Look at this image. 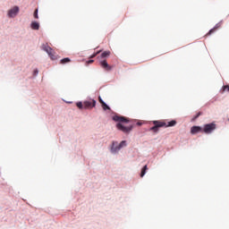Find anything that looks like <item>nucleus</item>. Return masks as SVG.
Segmentation results:
<instances>
[{"label":"nucleus","instance_id":"18","mask_svg":"<svg viewBox=\"0 0 229 229\" xmlns=\"http://www.w3.org/2000/svg\"><path fill=\"white\" fill-rule=\"evenodd\" d=\"M119 148H120V149H121L122 148H126V140H123V141L119 144Z\"/></svg>","mask_w":229,"mask_h":229},{"label":"nucleus","instance_id":"8","mask_svg":"<svg viewBox=\"0 0 229 229\" xmlns=\"http://www.w3.org/2000/svg\"><path fill=\"white\" fill-rule=\"evenodd\" d=\"M223 25V22L220 21L218 23H216L215 25V27L213 29H211L208 33L207 35H212V33H214L216 30H219V28H221V26Z\"/></svg>","mask_w":229,"mask_h":229},{"label":"nucleus","instance_id":"13","mask_svg":"<svg viewBox=\"0 0 229 229\" xmlns=\"http://www.w3.org/2000/svg\"><path fill=\"white\" fill-rule=\"evenodd\" d=\"M70 62H71V58L65 57V58H64V59H62V60L60 61V64H62L64 65V64H69Z\"/></svg>","mask_w":229,"mask_h":229},{"label":"nucleus","instance_id":"20","mask_svg":"<svg viewBox=\"0 0 229 229\" xmlns=\"http://www.w3.org/2000/svg\"><path fill=\"white\" fill-rule=\"evenodd\" d=\"M99 53H101V51L97 52L96 54H93L90 58H96V56H98V55H99Z\"/></svg>","mask_w":229,"mask_h":229},{"label":"nucleus","instance_id":"25","mask_svg":"<svg viewBox=\"0 0 229 229\" xmlns=\"http://www.w3.org/2000/svg\"><path fill=\"white\" fill-rule=\"evenodd\" d=\"M88 64H94V60L88 61Z\"/></svg>","mask_w":229,"mask_h":229},{"label":"nucleus","instance_id":"11","mask_svg":"<svg viewBox=\"0 0 229 229\" xmlns=\"http://www.w3.org/2000/svg\"><path fill=\"white\" fill-rule=\"evenodd\" d=\"M30 28L31 30H40V23H38V21H32L30 23Z\"/></svg>","mask_w":229,"mask_h":229},{"label":"nucleus","instance_id":"15","mask_svg":"<svg viewBox=\"0 0 229 229\" xmlns=\"http://www.w3.org/2000/svg\"><path fill=\"white\" fill-rule=\"evenodd\" d=\"M76 106H77L80 110H83V108H84V103L82 104L81 102H77V103H76Z\"/></svg>","mask_w":229,"mask_h":229},{"label":"nucleus","instance_id":"26","mask_svg":"<svg viewBox=\"0 0 229 229\" xmlns=\"http://www.w3.org/2000/svg\"><path fill=\"white\" fill-rule=\"evenodd\" d=\"M141 124H142V123H140V122H138V123H137V125H138V126H140Z\"/></svg>","mask_w":229,"mask_h":229},{"label":"nucleus","instance_id":"24","mask_svg":"<svg viewBox=\"0 0 229 229\" xmlns=\"http://www.w3.org/2000/svg\"><path fill=\"white\" fill-rule=\"evenodd\" d=\"M34 74H35V76H37V74H38V70H35Z\"/></svg>","mask_w":229,"mask_h":229},{"label":"nucleus","instance_id":"7","mask_svg":"<svg viewBox=\"0 0 229 229\" xmlns=\"http://www.w3.org/2000/svg\"><path fill=\"white\" fill-rule=\"evenodd\" d=\"M191 135H196L197 133H203V128L201 126H192L191 128Z\"/></svg>","mask_w":229,"mask_h":229},{"label":"nucleus","instance_id":"23","mask_svg":"<svg viewBox=\"0 0 229 229\" xmlns=\"http://www.w3.org/2000/svg\"><path fill=\"white\" fill-rule=\"evenodd\" d=\"M201 114H202L201 112H199L197 114V115L193 117V119H198V117H199V115H201Z\"/></svg>","mask_w":229,"mask_h":229},{"label":"nucleus","instance_id":"4","mask_svg":"<svg viewBox=\"0 0 229 229\" xmlns=\"http://www.w3.org/2000/svg\"><path fill=\"white\" fill-rule=\"evenodd\" d=\"M217 128V125L215 123H207L204 125L202 131L203 133H206L207 135L212 133Z\"/></svg>","mask_w":229,"mask_h":229},{"label":"nucleus","instance_id":"9","mask_svg":"<svg viewBox=\"0 0 229 229\" xmlns=\"http://www.w3.org/2000/svg\"><path fill=\"white\" fill-rule=\"evenodd\" d=\"M100 65L103 69H105V71H112V66L108 65L106 60L100 62Z\"/></svg>","mask_w":229,"mask_h":229},{"label":"nucleus","instance_id":"12","mask_svg":"<svg viewBox=\"0 0 229 229\" xmlns=\"http://www.w3.org/2000/svg\"><path fill=\"white\" fill-rule=\"evenodd\" d=\"M148 171V165H146L145 166H143V168L141 169V173H140V178H143V176L146 174V172Z\"/></svg>","mask_w":229,"mask_h":229},{"label":"nucleus","instance_id":"1","mask_svg":"<svg viewBox=\"0 0 229 229\" xmlns=\"http://www.w3.org/2000/svg\"><path fill=\"white\" fill-rule=\"evenodd\" d=\"M113 121L117 123L116 128L120 131H123V133L128 134V133H130V131H131V130H133V125H131V124L128 125V126L123 125V124H128V123H130V119H128L127 117L114 115V116H113Z\"/></svg>","mask_w":229,"mask_h":229},{"label":"nucleus","instance_id":"2","mask_svg":"<svg viewBox=\"0 0 229 229\" xmlns=\"http://www.w3.org/2000/svg\"><path fill=\"white\" fill-rule=\"evenodd\" d=\"M41 49L47 53L48 56L51 58V60H56V55H55V50L49 47L47 43L41 45Z\"/></svg>","mask_w":229,"mask_h":229},{"label":"nucleus","instance_id":"17","mask_svg":"<svg viewBox=\"0 0 229 229\" xmlns=\"http://www.w3.org/2000/svg\"><path fill=\"white\" fill-rule=\"evenodd\" d=\"M102 108L103 110H110V106H108V105H106L105 102L102 104Z\"/></svg>","mask_w":229,"mask_h":229},{"label":"nucleus","instance_id":"5","mask_svg":"<svg viewBox=\"0 0 229 229\" xmlns=\"http://www.w3.org/2000/svg\"><path fill=\"white\" fill-rule=\"evenodd\" d=\"M96 106V100L95 99H89L84 101V110H92Z\"/></svg>","mask_w":229,"mask_h":229},{"label":"nucleus","instance_id":"22","mask_svg":"<svg viewBox=\"0 0 229 229\" xmlns=\"http://www.w3.org/2000/svg\"><path fill=\"white\" fill-rule=\"evenodd\" d=\"M98 101L100 105H103V103H105V101H103V98H101V97H98Z\"/></svg>","mask_w":229,"mask_h":229},{"label":"nucleus","instance_id":"21","mask_svg":"<svg viewBox=\"0 0 229 229\" xmlns=\"http://www.w3.org/2000/svg\"><path fill=\"white\" fill-rule=\"evenodd\" d=\"M224 90H227L229 92V85H225L223 87Z\"/></svg>","mask_w":229,"mask_h":229},{"label":"nucleus","instance_id":"16","mask_svg":"<svg viewBox=\"0 0 229 229\" xmlns=\"http://www.w3.org/2000/svg\"><path fill=\"white\" fill-rule=\"evenodd\" d=\"M150 131H154V133L158 132V128L157 125H154L153 127L150 128Z\"/></svg>","mask_w":229,"mask_h":229},{"label":"nucleus","instance_id":"6","mask_svg":"<svg viewBox=\"0 0 229 229\" xmlns=\"http://www.w3.org/2000/svg\"><path fill=\"white\" fill-rule=\"evenodd\" d=\"M17 13H19V6H14L13 8L8 11V17H17Z\"/></svg>","mask_w":229,"mask_h":229},{"label":"nucleus","instance_id":"19","mask_svg":"<svg viewBox=\"0 0 229 229\" xmlns=\"http://www.w3.org/2000/svg\"><path fill=\"white\" fill-rule=\"evenodd\" d=\"M34 19H38V9L34 11Z\"/></svg>","mask_w":229,"mask_h":229},{"label":"nucleus","instance_id":"14","mask_svg":"<svg viewBox=\"0 0 229 229\" xmlns=\"http://www.w3.org/2000/svg\"><path fill=\"white\" fill-rule=\"evenodd\" d=\"M106 56H110V51H105L101 54V58H106Z\"/></svg>","mask_w":229,"mask_h":229},{"label":"nucleus","instance_id":"3","mask_svg":"<svg viewBox=\"0 0 229 229\" xmlns=\"http://www.w3.org/2000/svg\"><path fill=\"white\" fill-rule=\"evenodd\" d=\"M153 124L155 126H157V128H164V126L165 128H169L171 126H176V121L172 120L171 122H168V123H166L165 122H162V121H154Z\"/></svg>","mask_w":229,"mask_h":229},{"label":"nucleus","instance_id":"10","mask_svg":"<svg viewBox=\"0 0 229 229\" xmlns=\"http://www.w3.org/2000/svg\"><path fill=\"white\" fill-rule=\"evenodd\" d=\"M120 149L121 148H119V145H117V141H114L111 147L112 153H117V151H119Z\"/></svg>","mask_w":229,"mask_h":229}]
</instances>
